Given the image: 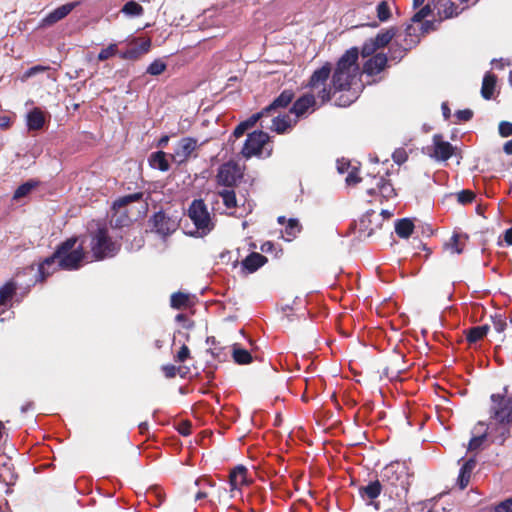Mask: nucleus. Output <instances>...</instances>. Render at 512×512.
Wrapping results in <instances>:
<instances>
[{"mask_svg": "<svg viewBox=\"0 0 512 512\" xmlns=\"http://www.w3.org/2000/svg\"><path fill=\"white\" fill-rule=\"evenodd\" d=\"M288 107V90H283L268 106L251 115L242 123L247 129L252 128L258 121L261 128L277 133H283L288 129V119L284 110Z\"/></svg>", "mask_w": 512, "mask_h": 512, "instance_id": "nucleus-6", "label": "nucleus"}, {"mask_svg": "<svg viewBox=\"0 0 512 512\" xmlns=\"http://www.w3.org/2000/svg\"><path fill=\"white\" fill-rule=\"evenodd\" d=\"M243 168L234 161L223 163L217 173V182L220 185L232 188L243 178Z\"/></svg>", "mask_w": 512, "mask_h": 512, "instance_id": "nucleus-10", "label": "nucleus"}, {"mask_svg": "<svg viewBox=\"0 0 512 512\" xmlns=\"http://www.w3.org/2000/svg\"><path fill=\"white\" fill-rule=\"evenodd\" d=\"M405 369L406 368L403 365V359L396 357L390 362L388 366L384 368L383 374L390 379H396L402 372L405 371Z\"/></svg>", "mask_w": 512, "mask_h": 512, "instance_id": "nucleus-32", "label": "nucleus"}, {"mask_svg": "<svg viewBox=\"0 0 512 512\" xmlns=\"http://www.w3.org/2000/svg\"><path fill=\"white\" fill-rule=\"evenodd\" d=\"M393 216V213L389 210H381L380 213H377L373 209L367 210L361 217V224H371L372 222H384L389 221Z\"/></svg>", "mask_w": 512, "mask_h": 512, "instance_id": "nucleus-24", "label": "nucleus"}, {"mask_svg": "<svg viewBox=\"0 0 512 512\" xmlns=\"http://www.w3.org/2000/svg\"><path fill=\"white\" fill-rule=\"evenodd\" d=\"M497 83V76L492 72H487L482 81L481 96L485 100H490L494 94Z\"/></svg>", "mask_w": 512, "mask_h": 512, "instance_id": "nucleus-27", "label": "nucleus"}, {"mask_svg": "<svg viewBox=\"0 0 512 512\" xmlns=\"http://www.w3.org/2000/svg\"><path fill=\"white\" fill-rule=\"evenodd\" d=\"M149 165L158 169L162 172H166L170 169V164L166 159V153L163 151H156L150 154L148 158Z\"/></svg>", "mask_w": 512, "mask_h": 512, "instance_id": "nucleus-29", "label": "nucleus"}, {"mask_svg": "<svg viewBox=\"0 0 512 512\" xmlns=\"http://www.w3.org/2000/svg\"><path fill=\"white\" fill-rule=\"evenodd\" d=\"M503 239H504L506 245H508V246L512 245V226L504 232Z\"/></svg>", "mask_w": 512, "mask_h": 512, "instance_id": "nucleus-64", "label": "nucleus"}, {"mask_svg": "<svg viewBox=\"0 0 512 512\" xmlns=\"http://www.w3.org/2000/svg\"><path fill=\"white\" fill-rule=\"evenodd\" d=\"M122 226H98V228L91 232L89 247L94 260H103L105 258L114 257L120 250V243L114 239L115 232H118Z\"/></svg>", "mask_w": 512, "mask_h": 512, "instance_id": "nucleus-7", "label": "nucleus"}, {"mask_svg": "<svg viewBox=\"0 0 512 512\" xmlns=\"http://www.w3.org/2000/svg\"><path fill=\"white\" fill-rule=\"evenodd\" d=\"M442 9L438 11L440 20L449 19L458 16L463 9L459 10V7L451 0H444L442 3Z\"/></svg>", "mask_w": 512, "mask_h": 512, "instance_id": "nucleus-34", "label": "nucleus"}, {"mask_svg": "<svg viewBox=\"0 0 512 512\" xmlns=\"http://www.w3.org/2000/svg\"><path fill=\"white\" fill-rule=\"evenodd\" d=\"M419 32L420 26H415L412 23L406 26L404 42L408 44V49H413L420 43L422 35Z\"/></svg>", "mask_w": 512, "mask_h": 512, "instance_id": "nucleus-30", "label": "nucleus"}, {"mask_svg": "<svg viewBox=\"0 0 512 512\" xmlns=\"http://www.w3.org/2000/svg\"><path fill=\"white\" fill-rule=\"evenodd\" d=\"M190 357V350L189 348L183 344L178 351V353L175 355L174 360L175 362H185Z\"/></svg>", "mask_w": 512, "mask_h": 512, "instance_id": "nucleus-58", "label": "nucleus"}, {"mask_svg": "<svg viewBox=\"0 0 512 512\" xmlns=\"http://www.w3.org/2000/svg\"><path fill=\"white\" fill-rule=\"evenodd\" d=\"M432 140L433 152L430 153L431 157L438 161H447L452 157L455 147L450 142L444 141L441 134H434Z\"/></svg>", "mask_w": 512, "mask_h": 512, "instance_id": "nucleus-15", "label": "nucleus"}, {"mask_svg": "<svg viewBox=\"0 0 512 512\" xmlns=\"http://www.w3.org/2000/svg\"><path fill=\"white\" fill-rule=\"evenodd\" d=\"M269 139V135L262 130L249 133L241 151L242 155L245 158L260 155Z\"/></svg>", "mask_w": 512, "mask_h": 512, "instance_id": "nucleus-11", "label": "nucleus"}, {"mask_svg": "<svg viewBox=\"0 0 512 512\" xmlns=\"http://www.w3.org/2000/svg\"><path fill=\"white\" fill-rule=\"evenodd\" d=\"M266 262L267 258L265 256L257 252H252L242 260L241 269L245 273L251 274L261 268Z\"/></svg>", "mask_w": 512, "mask_h": 512, "instance_id": "nucleus-20", "label": "nucleus"}, {"mask_svg": "<svg viewBox=\"0 0 512 512\" xmlns=\"http://www.w3.org/2000/svg\"><path fill=\"white\" fill-rule=\"evenodd\" d=\"M382 480H375L370 482L366 486H361L359 488V494L362 497H367L370 500H374L381 494L382 490H384V485H382Z\"/></svg>", "mask_w": 512, "mask_h": 512, "instance_id": "nucleus-28", "label": "nucleus"}, {"mask_svg": "<svg viewBox=\"0 0 512 512\" xmlns=\"http://www.w3.org/2000/svg\"><path fill=\"white\" fill-rule=\"evenodd\" d=\"M189 302L187 294L182 292H176L171 295L170 305L172 308L180 309L186 307Z\"/></svg>", "mask_w": 512, "mask_h": 512, "instance_id": "nucleus-42", "label": "nucleus"}, {"mask_svg": "<svg viewBox=\"0 0 512 512\" xmlns=\"http://www.w3.org/2000/svg\"><path fill=\"white\" fill-rule=\"evenodd\" d=\"M469 239L468 234L463 233L462 231L455 230L449 239L444 244L445 249L449 250L451 253L461 254L464 251L466 243Z\"/></svg>", "mask_w": 512, "mask_h": 512, "instance_id": "nucleus-19", "label": "nucleus"}, {"mask_svg": "<svg viewBox=\"0 0 512 512\" xmlns=\"http://www.w3.org/2000/svg\"><path fill=\"white\" fill-rule=\"evenodd\" d=\"M359 49H348L333 65L326 61L316 68L307 80L306 88L316 92L321 105L334 100L338 107H348L359 98L352 85L359 74Z\"/></svg>", "mask_w": 512, "mask_h": 512, "instance_id": "nucleus-1", "label": "nucleus"}, {"mask_svg": "<svg viewBox=\"0 0 512 512\" xmlns=\"http://www.w3.org/2000/svg\"><path fill=\"white\" fill-rule=\"evenodd\" d=\"M17 289L16 284L13 281H9L0 287V305L6 304V302L13 297Z\"/></svg>", "mask_w": 512, "mask_h": 512, "instance_id": "nucleus-38", "label": "nucleus"}, {"mask_svg": "<svg viewBox=\"0 0 512 512\" xmlns=\"http://www.w3.org/2000/svg\"><path fill=\"white\" fill-rule=\"evenodd\" d=\"M360 181H361V179L357 176L356 170L349 172L346 177V182L349 185H355V184L359 183Z\"/></svg>", "mask_w": 512, "mask_h": 512, "instance_id": "nucleus-61", "label": "nucleus"}, {"mask_svg": "<svg viewBox=\"0 0 512 512\" xmlns=\"http://www.w3.org/2000/svg\"><path fill=\"white\" fill-rule=\"evenodd\" d=\"M491 321H492L494 329L498 333H502L507 327L506 317L503 314L496 313V314L492 315Z\"/></svg>", "mask_w": 512, "mask_h": 512, "instance_id": "nucleus-47", "label": "nucleus"}, {"mask_svg": "<svg viewBox=\"0 0 512 512\" xmlns=\"http://www.w3.org/2000/svg\"><path fill=\"white\" fill-rule=\"evenodd\" d=\"M370 180L374 184L366 189L369 195H380L385 199H390L396 195L393 185L383 176H370Z\"/></svg>", "mask_w": 512, "mask_h": 512, "instance_id": "nucleus-14", "label": "nucleus"}, {"mask_svg": "<svg viewBox=\"0 0 512 512\" xmlns=\"http://www.w3.org/2000/svg\"><path fill=\"white\" fill-rule=\"evenodd\" d=\"M39 185V181L37 180H29L23 184H21L14 192L13 199L19 200L25 196H27L33 189H35Z\"/></svg>", "mask_w": 512, "mask_h": 512, "instance_id": "nucleus-37", "label": "nucleus"}, {"mask_svg": "<svg viewBox=\"0 0 512 512\" xmlns=\"http://www.w3.org/2000/svg\"><path fill=\"white\" fill-rule=\"evenodd\" d=\"M132 203H139L141 208V211L139 212L143 215L146 214L148 204L147 201L144 199V192L142 191L117 198L113 202L112 210H114L115 213H122V210L124 209L123 213H126V208Z\"/></svg>", "mask_w": 512, "mask_h": 512, "instance_id": "nucleus-13", "label": "nucleus"}, {"mask_svg": "<svg viewBox=\"0 0 512 512\" xmlns=\"http://www.w3.org/2000/svg\"><path fill=\"white\" fill-rule=\"evenodd\" d=\"M247 469L244 466H237L234 468L230 473V487L231 492H234L235 490H239V487L242 485H247Z\"/></svg>", "mask_w": 512, "mask_h": 512, "instance_id": "nucleus-23", "label": "nucleus"}, {"mask_svg": "<svg viewBox=\"0 0 512 512\" xmlns=\"http://www.w3.org/2000/svg\"><path fill=\"white\" fill-rule=\"evenodd\" d=\"M476 467L475 458H470L464 462L462 467L460 468L459 475L457 478V484L461 490H464L471 479L472 472Z\"/></svg>", "mask_w": 512, "mask_h": 512, "instance_id": "nucleus-22", "label": "nucleus"}, {"mask_svg": "<svg viewBox=\"0 0 512 512\" xmlns=\"http://www.w3.org/2000/svg\"><path fill=\"white\" fill-rule=\"evenodd\" d=\"M339 235L349 238L350 244L354 245L356 242L365 240L375 233V229L369 226H348L345 232H338Z\"/></svg>", "mask_w": 512, "mask_h": 512, "instance_id": "nucleus-18", "label": "nucleus"}, {"mask_svg": "<svg viewBox=\"0 0 512 512\" xmlns=\"http://www.w3.org/2000/svg\"><path fill=\"white\" fill-rule=\"evenodd\" d=\"M176 322L181 323L184 328L191 329L194 326V323L188 319V317L185 314H177L175 317Z\"/></svg>", "mask_w": 512, "mask_h": 512, "instance_id": "nucleus-60", "label": "nucleus"}, {"mask_svg": "<svg viewBox=\"0 0 512 512\" xmlns=\"http://www.w3.org/2000/svg\"><path fill=\"white\" fill-rule=\"evenodd\" d=\"M197 147L198 141L193 137H184L180 139L174 152L170 155L172 161L178 165L186 163Z\"/></svg>", "mask_w": 512, "mask_h": 512, "instance_id": "nucleus-12", "label": "nucleus"}, {"mask_svg": "<svg viewBox=\"0 0 512 512\" xmlns=\"http://www.w3.org/2000/svg\"><path fill=\"white\" fill-rule=\"evenodd\" d=\"M398 29L396 27H390L388 29L380 31L372 40L376 44L378 49L386 47L392 39L396 36Z\"/></svg>", "mask_w": 512, "mask_h": 512, "instance_id": "nucleus-31", "label": "nucleus"}, {"mask_svg": "<svg viewBox=\"0 0 512 512\" xmlns=\"http://www.w3.org/2000/svg\"><path fill=\"white\" fill-rule=\"evenodd\" d=\"M45 116L40 108H34L27 114V127L29 130L37 131L43 128Z\"/></svg>", "mask_w": 512, "mask_h": 512, "instance_id": "nucleus-25", "label": "nucleus"}, {"mask_svg": "<svg viewBox=\"0 0 512 512\" xmlns=\"http://www.w3.org/2000/svg\"><path fill=\"white\" fill-rule=\"evenodd\" d=\"M492 394L490 396L491 405L489 408V422L479 421L477 426H487L491 442L503 445L510 437L512 427V393Z\"/></svg>", "mask_w": 512, "mask_h": 512, "instance_id": "nucleus-2", "label": "nucleus"}, {"mask_svg": "<svg viewBox=\"0 0 512 512\" xmlns=\"http://www.w3.org/2000/svg\"><path fill=\"white\" fill-rule=\"evenodd\" d=\"M410 50L411 49H408V44L405 42L403 45L398 43L392 44L389 49L390 59L400 61Z\"/></svg>", "mask_w": 512, "mask_h": 512, "instance_id": "nucleus-40", "label": "nucleus"}, {"mask_svg": "<svg viewBox=\"0 0 512 512\" xmlns=\"http://www.w3.org/2000/svg\"><path fill=\"white\" fill-rule=\"evenodd\" d=\"M322 105L317 98L316 92L310 90L301 95L290 107V114L296 117L295 123L302 118H307Z\"/></svg>", "mask_w": 512, "mask_h": 512, "instance_id": "nucleus-9", "label": "nucleus"}, {"mask_svg": "<svg viewBox=\"0 0 512 512\" xmlns=\"http://www.w3.org/2000/svg\"><path fill=\"white\" fill-rule=\"evenodd\" d=\"M118 52V46L115 43L110 44L108 47L102 49L98 54L99 61H105L113 56H115Z\"/></svg>", "mask_w": 512, "mask_h": 512, "instance_id": "nucleus-50", "label": "nucleus"}, {"mask_svg": "<svg viewBox=\"0 0 512 512\" xmlns=\"http://www.w3.org/2000/svg\"><path fill=\"white\" fill-rule=\"evenodd\" d=\"M122 12L127 15L138 16L143 13V7L137 2L129 1L123 6Z\"/></svg>", "mask_w": 512, "mask_h": 512, "instance_id": "nucleus-46", "label": "nucleus"}, {"mask_svg": "<svg viewBox=\"0 0 512 512\" xmlns=\"http://www.w3.org/2000/svg\"><path fill=\"white\" fill-rule=\"evenodd\" d=\"M489 325L473 326L464 331L466 340L469 344H475L482 340L489 332Z\"/></svg>", "mask_w": 512, "mask_h": 512, "instance_id": "nucleus-26", "label": "nucleus"}, {"mask_svg": "<svg viewBox=\"0 0 512 512\" xmlns=\"http://www.w3.org/2000/svg\"><path fill=\"white\" fill-rule=\"evenodd\" d=\"M248 129L246 128V126L241 122L239 123L236 128L234 129V132H233V135L236 137V138H239L241 137L242 135H244V133L247 131Z\"/></svg>", "mask_w": 512, "mask_h": 512, "instance_id": "nucleus-63", "label": "nucleus"}, {"mask_svg": "<svg viewBox=\"0 0 512 512\" xmlns=\"http://www.w3.org/2000/svg\"><path fill=\"white\" fill-rule=\"evenodd\" d=\"M377 50H378V48L376 47V44L374 43L372 38H369L362 45L360 53H361L362 57H364V58L372 57L373 55L376 54Z\"/></svg>", "mask_w": 512, "mask_h": 512, "instance_id": "nucleus-48", "label": "nucleus"}, {"mask_svg": "<svg viewBox=\"0 0 512 512\" xmlns=\"http://www.w3.org/2000/svg\"><path fill=\"white\" fill-rule=\"evenodd\" d=\"M473 111L471 109H463L458 110L455 113V117L457 118L458 122H468L473 118Z\"/></svg>", "mask_w": 512, "mask_h": 512, "instance_id": "nucleus-56", "label": "nucleus"}, {"mask_svg": "<svg viewBox=\"0 0 512 512\" xmlns=\"http://www.w3.org/2000/svg\"><path fill=\"white\" fill-rule=\"evenodd\" d=\"M233 359L237 364H248L252 361V356L247 350L240 348L237 344H234Z\"/></svg>", "mask_w": 512, "mask_h": 512, "instance_id": "nucleus-39", "label": "nucleus"}, {"mask_svg": "<svg viewBox=\"0 0 512 512\" xmlns=\"http://www.w3.org/2000/svg\"><path fill=\"white\" fill-rule=\"evenodd\" d=\"M437 30V24L435 20H424L420 24V32L419 34L422 35V37L432 31Z\"/></svg>", "mask_w": 512, "mask_h": 512, "instance_id": "nucleus-52", "label": "nucleus"}, {"mask_svg": "<svg viewBox=\"0 0 512 512\" xmlns=\"http://www.w3.org/2000/svg\"><path fill=\"white\" fill-rule=\"evenodd\" d=\"M178 432L183 436H188L191 434V425L187 422L182 423L179 428Z\"/></svg>", "mask_w": 512, "mask_h": 512, "instance_id": "nucleus-62", "label": "nucleus"}, {"mask_svg": "<svg viewBox=\"0 0 512 512\" xmlns=\"http://www.w3.org/2000/svg\"><path fill=\"white\" fill-rule=\"evenodd\" d=\"M415 226H395V233L402 239L409 238L414 231Z\"/></svg>", "mask_w": 512, "mask_h": 512, "instance_id": "nucleus-53", "label": "nucleus"}, {"mask_svg": "<svg viewBox=\"0 0 512 512\" xmlns=\"http://www.w3.org/2000/svg\"><path fill=\"white\" fill-rule=\"evenodd\" d=\"M181 370L182 369L180 367L178 368L172 364H167L162 367V371L164 372L167 378H173L176 376L177 373H180L181 376H184V374L181 373Z\"/></svg>", "mask_w": 512, "mask_h": 512, "instance_id": "nucleus-57", "label": "nucleus"}, {"mask_svg": "<svg viewBox=\"0 0 512 512\" xmlns=\"http://www.w3.org/2000/svg\"><path fill=\"white\" fill-rule=\"evenodd\" d=\"M392 159L397 164L406 162L408 159L407 151L404 148H397L392 154Z\"/></svg>", "mask_w": 512, "mask_h": 512, "instance_id": "nucleus-54", "label": "nucleus"}, {"mask_svg": "<svg viewBox=\"0 0 512 512\" xmlns=\"http://www.w3.org/2000/svg\"><path fill=\"white\" fill-rule=\"evenodd\" d=\"M214 226H184L183 233L187 236L202 238L208 235Z\"/></svg>", "mask_w": 512, "mask_h": 512, "instance_id": "nucleus-36", "label": "nucleus"}, {"mask_svg": "<svg viewBox=\"0 0 512 512\" xmlns=\"http://www.w3.org/2000/svg\"><path fill=\"white\" fill-rule=\"evenodd\" d=\"M494 510L495 512H512V497L499 502Z\"/></svg>", "mask_w": 512, "mask_h": 512, "instance_id": "nucleus-59", "label": "nucleus"}, {"mask_svg": "<svg viewBox=\"0 0 512 512\" xmlns=\"http://www.w3.org/2000/svg\"><path fill=\"white\" fill-rule=\"evenodd\" d=\"M288 107V90H283L268 106L251 115L242 123L247 129L252 128L258 121L261 128L277 133H283L288 129V119L284 110Z\"/></svg>", "mask_w": 512, "mask_h": 512, "instance_id": "nucleus-5", "label": "nucleus"}, {"mask_svg": "<svg viewBox=\"0 0 512 512\" xmlns=\"http://www.w3.org/2000/svg\"><path fill=\"white\" fill-rule=\"evenodd\" d=\"M377 17L381 22L388 21L391 17V11L386 1H381L376 7Z\"/></svg>", "mask_w": 512, "mask_h": 512, "instance_id": "nucleus-44", "label": "nucleus"}, {"mask_svg": "<svg viewBox=\"0 0 512 512\" xmlns=\"http://www.w3.org/2000/svg\"><path fill=\"white\" fill-rule=\"evenodd\" d=\"M77 5H79V2L66 3L57 7L43 19V23L45 25L55 24L65 18Z\"/></svg>", "mask_w": 512, "mask_h": 512, "instance_id": "nucleus-21", "label": "nucleus"}, {"mask_svg": "<svg viewBox=\"0 0 512 512\" xmlns=\"http://www.w3.org/2000/svg\"><path fill=\"white\" fill-rule=\"evenodd\" d=\"M77 241V237H71L60 243L54 253L39 264L37 280L44 281L57 269L68 271L79 269L85 258L83 251L85 241L83 240L76 247Z\"/></svg>", "mask_w": 512, "mask_h": 512, "instance_id": "nucleus-3", "label": "nucleus"}, {"mask_svg": "<svg viewBox=\"0 0 512 512\" xmlns=\"http://www.w3.org/2000/svg\"><path fill=\"white\" fill-rule=\"evenodd\" d=\"M166 64L162 60H154L147 68V73L153 76L162 74L166 70Z\"/></svg>", "mask_w": 512, "mask_h": 512, "instance_id": "nucleus-49", "label": "nucleus"}, {"mask_svg": "<svg viewBox=\"0 0 512 512\" xmlns=\"http://www.w3.org/2000/svg\"><path fill=\"white\" fill-rule=\"evenodd\" d=\"M498 132L501 137H509L512 135V123L509 121H501L498 126Z\"/></svg>", "mask_w": 512, "mask_h": 512, "instance_id": "nucleus-55", "label": "nucleus"}, {"mask_svg": "<svg viewBox=\"0 0 512 512\" xmlns=\"http://www.w3.org/2000/svg\"><path fill=\"white\" fill-rule=\"evenodd\" d=\"M222 197L223 203L227 208H234L236 206V194L234 190H223L219 192Z\"/></svg>", "mask_w": 512, "mask_h": 512, "instance_id": "nucleus-45", "label": "nucleus"}, {"mask_svg": "<svg viewBox=\"0 0 512 512\" xmlns=\"http://www.w3.org/2000/svg\"><path fill=\"white\" fill-rule=\"evenodd\" d=\"M488 436H490V434H489V430H487V427H486L485 431L482 434H480L478 436H474L470 439L469 444H468V449L470 451L479 449L482 446V444L486 441Z\"/></svg>", "mask_w": 512, "mask_h": 512, "instance_id": "nucleus-43", "label": "nucleus"}, {"mask_svg": "<svg viewBox=\"0 0 512 512\" xmlns=\"http://www.w3.org/2000/svg\"><path fill=\"white\" fill-rule=\"evenodd\" d=\"M409 479L408 468L399 462H392L386 465L381 472L384 492L391 498H401L408 493L410 487Z\"/></svg>", "mask_w": 512, "mask_h": 512, "instance_id": "nucleus-8", "label": "nucleus"}, {"mask_svg": "<svg viewBox=\"0 0 512 512\" xmlns=\"http://www.w3.org/2000/svg\"><path fill=\"white\" fill-rule=\"evenodd\" d=\"M388 64L385 53H376L363 64V72L369 76H375L384 71Z\"/></svg>", "mask_w": 512, "mask_h": 512, "instance_id": "nucleus-17", "label": "nucleus"}, {"mask_svg": "<svg viewBox=\"0 0 512 512\" xmlns=\"http://www.w3.org/2000/svg\"><path fill=\"white\" fill-rule=\"evenodd\" d=\"M288 107V90H283L268 106L251 115L242 123L247 129L252 128L258 121L261 128L277 133H283L288 129V119L284 110Z\"/></svg>", "mask_w": 512, "mask_h": 512, "instance_id": "nucleus-4", "label": "nucleus"}, {"mask_svg": "<svg viewBox=\"0 0 512 512\" xmlns=\"http://www.w3.org/2000/svg\"><path fill=\"white\" fill-rule=\"evenodd\" d=\"M174 226H152L150 230H146L147 236H156L162 239L163 241L166 240V238L175 232Z\"/></svg>", "mask_w": 512, "mask_h": 512, "instance_id": "nucleus-35", "label": "nucleus"}, {"mask_svg": "<svg viewBox=\"0 0 512 512\" xmlns=\"http://www.w3.org/2000/svg\"><path fill=\"white\" fill-rule=\"evenodd\" d=\"M457 201L463 205L472 203L476 195L472 190H462L456 194Z\"/></svg>", "mask_w": 512, "mask_h": 512, "instance_id": "nucleus-51", "label": "nucleus"}, {"mask_svg": "<svg viewBox=\"0 0 512 512\" xmlns=\"http://www.w3.org/2000/svg\"><path fill=\"white\" fill-rule=\"evenodd\" d=\"M188 216L194 224H209L210 214L202 199H195L188 208Z\"/></svg>", "mask_w": 512, "mask_h": 512, "instance_id": "nucleus-16", "label": "nucleus"}, {"mask_svg": "<svg viewBox=\"0 0 512 512\" xmlns=\"http://www.w3.org/2000/svg\"><path fill=\"white\" fill-rule=\"evenodd\" d=\"M14 480L15 477L11 465L9 463L0 462V482L9 485L12 484Z\"/></svg>", "mask_w": 512, "mask_h": 512, "instance_id": "nucleus-41", "label": "nucleus"}, {"mask_svg": "<svg viewBox=\"0 0 512 512\" xmlns=\"http://www.w3.org/2000/svg\"><path fill=\"white\" fill-rule=\"evenodd\" d=\"M195 485L199 486L201 489L212 492L211 497H217L218 499H220L223 494L227 493L226 488H216L215 483L207 478L197 479Z\"/></svg>", "mask_w": 512, "mask_h": 512, "instance_id": "nucleus-33", "label": "nucleus"}]
</instances>
